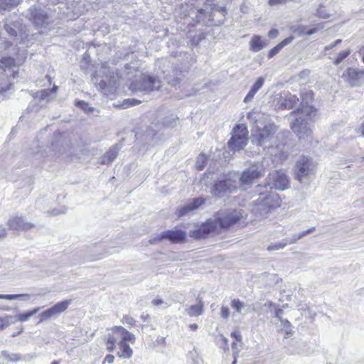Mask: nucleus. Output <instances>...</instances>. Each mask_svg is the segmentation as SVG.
<instances>
[{
    "label": "nucleus",
    "instance_id": "1",
    "mask_svg": "<svg viewBox=\"0 0 364 364\" xmlns=\"http://www.w3.org/2000/svg\"><path fill=\"white\" fill-rule=\"evenodd\" d=\"M255 112H249L247 118L252 121L255 124L253 129L252 141L253 144L259 145L264 149H269V152L272 156H279V158H287V151L284 150V144L277 143V140L284 137V134H278L274 136V134L277 130V127L274 124H268L261 127L262 123L259 118L255 116Z\"/></svg>",
    "mask_w": 364,
    "mask_h": 364
},
{
    "label": "nucleus",
    "instance_id": "2",
    "mask_svg": "<svg viewBox=\"0 0 364 364\" xmlns=\"http://www.w3.org/2000/svg\"><path fill=\"white\" fill-rule=\"evenodd\" d=\"M313 100L311 91L301 95V107L291 112L290 116L294 117L290 123L291 129L296 134L300 141L311 142L312 131L309 127V121L316 115V109L310 103Z\"/></svg>",
    "mask_w": 364,
    "mask_h": 364
},
{
    "label": "nucleus",
    "instance_id": "3",
    "mask_svg": "<svg viewBox=\"0 0 364 364\" xmlns=\"http://www.w3.org/2000/svg\"><path fill=\"white\" fill-rule=\"evenodd\" d=\"M244 214L245 212L242 209H229L218 213L214 220H208L193 233V236L196 238L205 237L208 233L214 231L218 225L222 228H228L237 223L243 218Z\"/></svg>",
    "mask_w": 364,
    "mask_h": 364
},
{
    "label": "nucleus",
    "instance_id": "4",
    "mask_svg": "<svg viewBox=\"0 0 364 364\" xmlns=\"http://www.w3.org/2000/svg\"><path fill=\"white\" fill-rule=\"evenodd\" d=\"M26 57L24 54L21 58H14L11 57L2 58L0 60V68L4 69V72L0 73V93L4 94L10 90L11 83L9 82V77L12 75L13 78L17 76L18 71L11 70V68L20 65Z\"/></svg>",
    "mask_w": 364,
    "mask_h": 364
},
{
    "label": "nucleus",
    "instance_id": "5",
    "mask_svg": "<svg viewBox=\"0 0 364 364\" xmlns=\"http://www.w3.org/2000/svg\"><path fill=\"white\" fill-rule=\"evenodd\" d=\"M267 161L264 159L254 163L247 162L248 166L242 172L239 181L242 186H250L253 182L265 174V165Z\"/></svg>",
    "mask_w": 364,
    "mask_h": 364
},
{
    "label": "nucleus",
    "instance_id": "6",
    "mask_svg": "<svg viewBox=\"0 0 364 364\" xmlns=\"http://www.w3.org/2000/svg\"><path fill=\"white\" fill-rule=\"evenodd\" d=\"M161 87V81L159 77L142 74L135 79L130 85V90L133 92H149L158 90Z\"/></svg>",
    "mask_w": 364,
    "mask_h": 364
},
{
    "label": "nucleus",
    "instance_id": "7",
    "mask_svg": "<svg viewBox=\"0 0 364 364\" xmlns=\"http://www.w3.org/2000/svg\"><path fill=\"white\" fill-rule=\"evenodd\" d=\"M27 16L38 29H46L50 23V17L48 9L43 5H34L31 6L27 13Z\"/></svg>",
    "mask_w": 364,
    "mask_h": 364
},
{
    "label": "nucleus",
    "instance_id": "8",
    "mask_svg": "<svg viewBox=\"0 0 364 364\" xmlns=\"http://www.w3.org/2000/svg\"><path fill=\"white\" fill-rule=\"evenodd\" d=\"M91 80L100 90L105 92L109 88H112L116 83L115 77L110 74L106 63L102 65L98 73L93 74Z\"/></svg>",
    "mask_w": 364,
    "mask_h": 364
},
{
    "label": "nucleus",
    "instance_id": "9",
    "mask_svg": "<svg viewBox=\"0 0 364 364\" xmlns=\"http://www.w3.org/2000/svg\"><path fill=\"white\" fill-rule=\"evenodd\" d=\"M289 187V181L286 173L282 171H274L269 173L266 178L264 188L284 191Z\"/></svg>",
    "mask_w": 364,
    "mask_h": 364
},
{
    "label": "nucleus",
    "instance_id": "10",
    "mask_svg": "<svg viewBox=\"0 0 364 364\" xmlns=\"http://www.w3.org/2000/svg\"><path fill=\"white\" fill-rule=\"evenodd\" d=\"M232 132V136L228 141V146L234 151H240L247 144V129L243 124H238Z\"/></svg>",
    "mask_w": 364,
    "mask_h": 364
},
{
    "label": "nucleus",
    "instance_id": "11",
    "mask_svg": "<svg viewBox=\"0 0 364 364\" xmlns=\"http://www.w3.org/2000/svg\"><path fill=\"white\" fill-rule=\"evenodd\" d=\"M316 168V164L312 159L306 156L300 157L295 166V177L299 181L314 174Z\"/></svg>",
    "mask_w": 364,
    "mask_h": 364
},
{
    "label": "nucleus",
    "instance_id": "12",
    "mask_svg": "<svg viewBox=\"0 0 364 364\" xmlns=\"http://www.w3.org/2000/svg\"><path fill=\"white\" fill-rule=\"evenodd\" d=\"M157 65L160 69H161L162 73L165 74L164 79L168 84L172 85L178 84L181 80V77L183 76L182 73L186 71V68H182L180 71L173 68L171 70V74L168 70L164 69L165 67L169 68V61L164 58L158 60Z\"/></svg>",
    "mask_w": 364,
    "mask_h": 364
},
{
    "label": "nucleus",
    "instance_id": "13",
    "mask_svg": "<svg viewBox=\"0 0 364 364\" xmlns=\"http://www.w3.org/2000/svg\"><path fill=\"white\" fill-rule=\"evenodd\" d=\"M342 77L350 86H360L364 83V70L349 68L342 75Z\"/></svg>",
    "mask_w": 364,
    "mask_h": 364
},
{
    "label": "nucleus",
    "instance_id": "14",
    "mask_svg": "<svg viewBox=\"0 0 364 364\" xmlns=\"http://www.w3.org/2000/svg\"><path fill=\"white\" fill-rule=\"evenodd\" d=\"M58 87L54 85L51 89H44L38 92H33L32 96L36 100L40 107H46V105L53 100Z\"/></svg>",
    "mask_w": 364,
    "mask_h": 364
},
{
    "label": "nucleus",
    "instance_id": "15",
    "mask_svg": "<svg viewBox=\"0 0 364 364\" xmlns=\"http://www.w3.org/2000/svg\"><path fill=\"white\" fill-rule=\"evenodd\" d=\"M71 300L62 301L43 311L40 314L41 321L58 316L60 314L64 312L68 309Z\"/></svg>",
    "mask_w": 364,
    "mask_h": 364
},
{
    "label": "nucleus",
    "instance_id": "16",
    "mask_svg": "<svg viewBox=\"0 0 364 364\" xmlns=\"http://www.w3.org/2000/svg\"><path fill=\"white\" fill-rule=\"evenodd\" d=\"M204 203L205 199L202 197L193 198L183 206L179 207L176 210V215L178 217L188 215L200 207Z\"/></svg>",
    "mask_w": 364,
    "mask_h": 364
},
{
    "label": "nucleus",
    "instance_id": "17",
    "mask_svg": "<svg viewBox=\"0 0 364 364\" xmlns=\"http://www.w3.org/2000/svg\"><path fill=\"white\" fill-rule=\"evenodd\" d=\"M235 189L236 186L232 184L230 179L218 180L215 183L211 193L214 196H220L222 193L232 192Z\"/></svg>",
    "mask_w": 364,
    "mask_h": 364
},
{
    "label": "nucleus",
    "instance_id": "18",
    "mask_svg": "<svg viewBox=\"0 0 364 364\" xmlns=\"http://www.w3.org/2000/svg\"><path fill=\"white\" fill-rule=\"evenodd\" d=\"M7 225L11 230L24 231H28L35 226L33 223L26 222L22 217L17 215L11 217L8 220Z\"/></svg>",
    "mask_w": 364,
    "mask_h": 364
},
{
    "label": "nucleus",
    "instance_id": "19",
    "mask_svg": "<svg viewBox=\"0 0 364 364\" xmlns=\"http://www.w3.org/2000/svg\"><path fill=\"white\" fill-rule=\"evenodd\" d=\"M186 236V232L181 230H169L161 232L158 240L167 239L173 242H181Z\"/></svg>",
    "mask_w": 364,
    "mask_h": 364
},
{
    "label": "nucleus",
    "instance_id": "20",
    "mask_svg": "<svg viewBox=\"0 0 364 364\" xmlns=\"http://www.w3.org/2000/svg\"><path fill=\"white\" fill-rule=\"evenodd\" d=\"M230 306L239 314L245 315L255 310L252 304H245L237 299H232Z\"/></svg>",
    "mask_w": 364,
    "mask_h": 364
},
{
    "label": "nucleus",
    "instance_id": "21",
    "mask_svg": "<svg viewBox=\"0 0 364 364\" xmlns=\"http://www.w3.org/2000/svg\"><path fill=\"white\" fill-rule=\"evenodd\" d=\"M299 98L291 93H285L281 100L280 106L284 109H292L298 102Z\"/></svg>",
    "mask_w": 364,
    "mask_h": 364
},
{
    "label": "nucleus",
    "instance_id": "22",
    "mask_svg": "<svg viewBox=\"0 0 364 364\" xmlns=\"http://www.w3.org/2000/svg\"><path fill=\"white\" fill-rule=\"evenodd\" d=\"M267 46V43L261 36L255 35L250 41V49L254 53L259 52Z\"/></svg>",
    "mask_w": 364,
    "mask_h": 364
},
{
    "label": "nucleus",
    "instance_id": "23",
    "mask_svg": "<svg viewBox=\"0 0 364 364\" xmlns=\"http://www.w3.org/2000/svg\"><path fill=\"white\" fill-rule=\"evenodd\" d=\"M39 310H40V308L37 307V308H35L34 309H33L30 311H28L26 313L20 314L15 316H7V317L11 318V320H10L11 324L15 323L17 321L25 322V321H28L32 316L37 314L39 311Z\"/></svg>",
    "mask_w": 364,
    "mask_h": 364
},
{
    "label": "nucleus",
    "instance_id": "24",
    "mask_svg": "<svg viewBox=\"0 0 364 364\" xmlns=\"http://www.w3.org/2000/svg\"><path fill=\"white\" fill-rule=\"evenodd\" d=\"M0 358L4 360L5 363H16L23 360L22 355L19 353H11L6 350H3L1 353Z\"/></svg>",
    "mask_w": 364,
    "mask_h": 364
},
{
    "label": "nucleus",
    "instance_id": "25",
    "mask_svg": "<svg viewBox=\"0 0 364 364\" xmlns=\"http://www.w3.org/2000/svg\"><path fill=\"white\" fill-rule=\"evenodd\" d=\"M118 150V145L111 148L101 158V164H108L112 163L117 158Z\"/></svg>",
    "mask_w": 364,
    "mask_h": 364
},
{
    "label": "nucleus",
    "instance_id": "26",
    "mask_svg": "<svg viewBox=\"0 0 364 364\" xmlns=\"http://www.w3.org/2000/svg\"><path fill=\"white\" fill-rule=\"evenodd\" d=\"M119 348L120 349V351L117 353L119 357L127 359L132 357L133 351L129 344L124 341H120Z\"/></svg>",
    "mask_w": 364,
    "mask_h": 364
},
{
    "label": "nucleus",
    "instance_id": "27",
    "mask_svg": "<svg viewBox=\"0 0 364 364\" xmlns=\"http://www.w3.org/2000/svg\"><path fill=\"white\" fill-rule=\"evenodd\" d=\"M190 316H198L203 314V304L192 305L186 309Z\"/></svg>",
    "mask_w": 364,
    "mask_h": 364
},
{
    "label": "nucleus",
    "instance_id": "28",
    "mask_svg": "<svg viewBox=\"0 0 364 364\" xmlns=\"http://www.w3.org/2000/svg\"><path fill=\"white\" fill-rule=\"evenodd\" d=\"M315 230V228L312 227L311 228L307 229L306 230L302 231L298 234H294L292 235L289 240V245L296 243L299 240H301L304 236L313 232Z\"/></svg>",
    "mask_w": 364,
    "mask_h": 364
},
{
    "label": "nucleus",
    "instance_id": "29",
    "mask_svg": "<svg viewBox=\"0 0 364 364\" xmlns=\"http://www.w3.org/2000/svg\"><path fill=\"white\" fill-rule=\"evenodd\" d=\"M19 3L20 0H0V10H10Z\"/></svg>",
    "mask_w": 364,
    "mask_h": 364
},
{
    "label": "nucleus",
    "instance_id": "30",
    "mask_svg": "<svg viewBox=\"0 0 364 364\" xmlns=\"http://www.w3.org/2000/svg\"><path fill=\"white\" fill-rule=\"evenodd\" d=\"M289 244V238H285L279 242L272 244L267 248L269 251L279 250L284 248L287 245Z\"/></svg>",
    "mask_w": 364,
    "mask_h": 364
},
{
    "label": "nucleus",
    "instance_id": "31",
    "mask_svg": "<svg viewBox=\"0 0 364 364\" xmlns=\"http://www.w3.org/2000/svg\"><path fill=\"white\" fill-rule=\"evenodd\" d=\"M206 161H207L206 156L203 154H200L198 156L196 162V167L197 168V169L203 170L205 167Z\"/></svg>",
    "mask_w": 364,
    "mask_h": 364
},
{
    "label": "nucleus",
    "instance_id": "32",
    "mask_svg": "<svg viewBox=\"0 0 364 364\" xmlns=\"http://www.w3.org/2000/svg\"><path fill=\"white\" fill-rule=\"evenodd\" d=\"M20 297H29L28 294H0V299L7 300H14Z\"/></svg>",
    "mask_w": 364,
    "mask_h": 364
},
{
    "label": "nucleus",
    "instance_id": "33",
    "mask_svg": "<svg viewBox=\"0 0 364 364\" xmlns=\"http://www.w3.org/2000/svg\"><path fill=\"white\" fill-rule=\"evenodd\" d=\"M350 53V51L349 50L342 51L339 53L338 55V57L334 60V64L336 65H339L346 58H347Z\"/></svg>",
    "mask_w": 364,
    "mask_h": 364
},
{
    "label": "nucleus",
    "instance_id": "34",
    "mask_svg": "<svg viewBox=\"0 0 364 364\" xmlns=\"http://www.w3.org/2000/svg\"><path fill=\"white\" fill-rule=\"evenodd\" d=\"M318 30H319V28L318 27H314L313 28H311V29L305 31L304 27H300L298 28V35L301 36L303 34H306L307 36H310V35L316 33Z\"/></svg>",
    "mask_w": 364,
    "mask_h": 364
},
{
    "label": "nucleus",
    "instance_id": "35",
    "mask_svg": "<svg viewBox=\"0 0 364 364\" xmlns=\"http://www.w3.org/2000/svg\"><path fill=\"white\" fill-rule=\"evenodd\" d=\"M264 82V79L262 77H259L257 80V81L254 83V85L252 86L250 90L256 93L262 87Z\"/></svg>",
    "mask_w": 364,
    "mask_h": 364
},
{
    "label": "nucleus",
    "instance_id": "36",
    "mask_svg": "<svg viewBox=\"0 0 364 364\" xmlns=\"http://www.w3.org/2000/svg\"><path fill=\"white\" fill-rule=\"evenodd\" d=\"M75 105L85 112H90L92 111V108L90 107L88 103L85 101H77L75 102Z\"/></svg>",
    "mask_w": 364,
    "mask_h": 364
},
{
    "label": "nucleus",
    "instance_id": "37",
    "mask_svg": "<svg viewBox=\"0 0 364 364\" xmlns=\"http://www.w3.org/2000/svg\"><path fill=\"white\" fill-rule=\"evenodd\" d=\"M107 349L109 351H113L115 348V338L111 335L108 334L107 336Z\"/></svg>",
    "mask_w": 364,
    "mask_h": 364
},
{
    "label": "nucleus",
    "instance_id": "38",
    "mask_svg": "<svg viewBox=\"0 0 364 364\" xmlns=\"http://www.w3.org/2000/svg\"><path fill=\"white\" fill-rule=\"evenodd\" d=\"M10 320L11 318L7 317V316L4 317H0V331H3L4 328L11 325Z\"/></svg>",
    "mask_w": 364,
    "mask_h": 364
},
{
    "label": "nucleus",
    "instance_id": "39",
    "mask_svg": "<svg viewBox=\"0 0 364 364\" xmlns=\"http://www.w3.org/2000/svg\"><path fill=\"white\" fill-rule=\"evenodd\" d=\"M141 102L140 100L135 99H127L124 101L122 104V107L124 108H127L129 107L139 105Z\"/></svg>",
    "mask_w": 364,
    "mask_h": 364
},
{
    "label": "nucleus",
    "instance_id": "40",
    "mask_svg": "<svg viewBox=\"0 0 364 364\" xmlns=\"http://www.w3.org/2000/svg\"><path fill=\"white\" fill-rule=\"evenodd\" d=\"M123 334H124V336H123L122 340L121 341H124L125 343H127V341H130L132 343H134L135 336L133 333H132L126 330V331L124 332Z\"/></svg>",
    "mask_w": 364,
    "mask_h": 364
},
{
    "label": "nucleus",
    "instance_id": "41",
    "mask_svg": "<svg viewBox=\"0 0 364 364\" xmlns=\"http://www.w3.org/2000/svg\"><path fill=\"white\" fill-rule=\"evenodd\" d=\"M122 322L124 324L128 325L129 326H134L136 323L135 320L129 316H124L122 320Z\"/></svg>",
    "mask_w": 364,
    "mask_h": 364
},
{
    "label": "nucleus",
    "instance_id": "42",
    "mask_svg": "<svg viewBox=\"0 0 364 364\" xmlns=\"http://www.w3.org/2000/svg\"><path fill=\"white\" fill-rule=\"evenodd\" d=\"M282 49V48L281 47V45L279 44H277L275 47H274L273 48H272L269 53H268V58H273L275 55H277L281 50Z\"/></svg>",
    "mask_w": 364,
    "mask_h": 364
},
{
    "label": "nucleus",
    "instance_id": "43",
    "mask_svg": "<svg viewBox=\"0 0 364 364\" xmlns=\"http://www.w3.org/2000/svg\"><path fill=\"white\" fill-rule=\"evenodd\" d=\"M164 125L168 127H174L176 125L177 121L175 118H167L164 121Z\"/></svg>",
    "mask_w": 364,
    "mask_h": 364
},
{
    "label": "nucleus",
    "instance_id": "44",
    "mask_svg": "<svg viewBox=\"0 0 364 364\" xmlns=\"http://www.w3.org/2000/svg\"><path fill=\"white\" fill-rule=\"evenodd\" d=\"M220 315L224 318H228L230 316V310L228 306H222L220 309Z\"/></svg>",
    "mask_w": 364,
    "mask_h": 364
},
{
    "label": "nucleus",
    "instance_id": "45",
    "mask_svg": "<svg viewBox=\"0 0 364 364\" xmlns=\"http://www.w3.org/2000/svg\"><path fill=\"white\" fill-rule=\"evenodd\" d=\"M255 94L256 93L254 92L253 91L250 90L249 92L247 93V95H246V97L244 99V102L249 103V102H252V100H253L254 96H255Z\"/></svg>",
    "mask_w": 364,
    "mask_h": 364
},
{
    "label": "nucleus",
    "instance_id": "46",
    "mask_svg": "<svg viewBox=\"0 0 364 364\" xmlns=\"http://www.w3.org/2000/svg\"><path fill=\"white\" fill-rule=\"evenodd\" d=\"M5 29L9 35L13 36H17L16 30L14 29V28H12L11 26L6 25Z\"/></svg>",
    "mask_w": 364,
    "mask_h": 364
},
{
    "label": "nucleus",
    "instance_id": "47",
    "mask_svg": "<svg viewBox=\"0 0 364 364\" xmlns=\"http://www.w3.org/2000/svg\"><path fill=\"white\" fill-rule=\"evenodd\" d=\"M231 337L234 338L235 339V341H242V336L238 331H235L232 332Z\"/></svg>",
    "mask_w": 364,
    "mask_h": 364
},
{
    "label": "nucleus",
    "instance_id": "48",
    "mask_svg": "<svg viewBox=\"0 0 364 364\" xmlns=\"http://www.w3.org/2000/svg\"><path fill=\"white\" fill-rule=\"evenodd\" d=\"M316 15L323 18H327L328 17H329V15L325 14L322 11V7H320L319 9H317Z\"/></svg>",
    "mask_w": 364,
    "mask_h": 364
},
{
    "label": "nucleus",
    "instance_id": "49",
    "mask_svg": "<svg viewBox=\"0 0 364 364\" xmlns=\"http://www.w3.org/2000/svg\"><path fill=\"white\" fill-rule=\"evenodd\" d=\"M293 40V37H288L285 39H284L281 43L279 44L281 45V47L283 48L285 46L289 44Z\"/></svg>",
    "mask_w": 364,
    "mask_h": 364
},
{
    "label": "nucleus",
    "instance_id": "50",
    "mask_svg": "<svg viewBox=\"0 0 364 364\" xmlns=\"http://www.w3.org/2000/svg\"><path fill=\"white\" fill-rule=\"evenodd\" d=\"M287 0H269V4L270 6H277L279 4L286 3Z\"/></svg>",
    "mask_w": 364,
    "mask_h": 364
},
{
    "label": "nucleus",
    "instance_id": "51",
    "mask_svg": "<svg viewBox=\"0 0 364 364\" xmlns=\"http://www.w3.org/2000/svg\"><path fill=\"white\" fill-rule=\"evenodd\" d=\"M279 32L277 29H272L268 33V36L270 38H275L277 37Z\"/></svg>",
    "mask_w": 364,
    "mask_h": 364
},
{
    "label": "nucleus",
    "instance_id": "52",
    "mask_svg": "<svg viewBox=\"0 0 364 364\" xmlns=\"http://www.w3.org/2000/svg\"><path fill=\"white\" fill-rule=\"evenodd\" d=\"M114 355H107L104 359L103 364L105 363H107L108 364H112L114 362Z\"/></svg>",
    "mask_w": 364,
    "mask_h": 364
},
{
    "label": "nucleus",
    "instance_id": "53",
    "mask_svg": "<svg viewBox=\"0 0 364 364\" xmlns=\"http://www.w3.org/2000/svg\"><path fill=\"white\" fill-rule=\"evenodd\" d=\"M341 42V39H338L336 41H334L333 43L326 46L325 47V50H329L333 48L338 44H339Z\"/></svg>",
    "mask_w": 364,
    "mask_h": 364
},
{
    "label": "nucleus",
    "instance_id": "54",
    "mask_svg": "<svg viewBox=\"0 0 364 364\" xmlns=\"http://www.w3.org/2000/svg\"><path fill=\"white\" fill-rule=\"evenodd\" d=\"M281 323L283 326L284 330L286 328H289L291 327V323L288 320L281 319Z\"/></svg>",
    "mask_w": 364,
    "mask_h": 364
},
{
    "label": "nucleus",
    "instance_id": "55",
    "mask_svg": "<svg viewBox=\"0 0 364 364\" xmlns=\"http://www.w3.org/2000/svg\"><path fill=\"white\" fill-rule=\"evenodd\" d=\"M6 235V230L0 225V239L5 237Z\"/></svg>",
    "mask_w": 364,
    "mask_h": 364
},
{
    "label": "nucleus",
    "instance_id": "56",
    "mask_svg": "<svg viewBox=\"0 0 364 364\" xmlns=\"http://www.w3.org/2000/svg\"><path fill=\"white\" fill-rule=\"evenodd\" d=\"M356 132L364 137V122L360 127L356 129Z\"/></svg>",
    "mask_w": 364,
    "mask_h": 364
},
{
    "label": "nucleus",
    "instance_id": "57",
    "mask_svg": "<svg viewBox=\"0 0 364 364\" xmlns=\"http://www.w3.org/2000/svg\"><path fill=\"white\" fill-rule=\"evenodd\" d=\"M282 314H283V311L282 309H277L275 312V316L281 321V319H282Z\"/></svg>",
    "mask_w": 364,
    "mask_h": 364
},
{
    "label": "nucleus",
    "instance_id": "58",
    "mask_svg": "<svg viewBox=\"0 0 364 364\" xmlns=\"http://www.w3.org/2000/svg\"><path fill=\"white\" fill-rule=\"evenodd\" d=\"M65 211L64 210H53L52 212L50 213V215H59L60 213H65Z\"/></svg>",
    "mask_w": 364,
    "mask_h": 364
},
{
    "label": "nucleus",
    "instance_id": "59",
    "mask_svg": "<svg viewBox=\"0 0 364 364\" xmlns=\"http://www.w3.org/2000/svg\"><path fill=\"white\" fill-rule=\"evenodd\" d=\"M113 329L115 330V331L122 332V333H124V332L126 331V329L124 327H122V326H114L113 328Z\"/></svg>",
    "mask_w": 364,
    "mask_h": 364
},
{
    "label": "nucleus",
    "instance_id": "60",
    "mask_svg": "<svg viewBox=\"0 0 364 364\" xmlns=\"http://www.w3.org/2000/svg\"><path fill=\"white\" fill-rule=\"evenodd\" d=\"M163 303V301L161 299H154L152 301V304L155 306H159V304H161Z\"/></svg>",
    "mask_w": 364,
    "mask_h": 364
},
{
    "label": "nucleus",
    "instance_id": "61",
    "mask_svg": "<svg viewBox=\"0 0 364 364\" xmlns=\"http://www.w3.org/2000/svg\"><path fill=\"white\" fill-rule=\"evenodd\" d=\"M189 328L193 330V331H196L198 329V326L197 324L196 323H193V324H190L189 325Z\"/></svg>",
    "mask_w": 364,
    "mask_h": 364
},
{
    "label": "nucleus",
    "instance_id": "62",
    "mask_svg": "<svg viewBox=\"0 0 364 364\" xmlns=\"http://www.w3.org/2000/svg\"><path fill=\"white\" fill-rule=\"evenodd\" d=\"M232 348L233 350H237V342L235 341L232 342Z\"/></svg>",
    "mask_w": 364,
    "mask_h": 364
},
{
    "label": "nucleus",
    "instance_id": "63",
    "mask_svg": "<svg viewBox=\"0 0 364 364\" xmlns=\"http://www.w3.org/2000/svg\"><path fill=\"white\" fill-rule=\"evenodd\" d=\"M149 318V314H142L141 315V318L143 319L144 321H146L148 318Z\"/></svg>",
    "mask_w": 364,
    "mask_h": 364
},
{
    "label": "nucleus",
    "instance_id": "64",
    "mask_svg": "<svg viewBox=\"0 0 364 364\" xmlns=\"http://www.w3.org/2000/svg\"><path fill=\"white\" fill-rule=\"evenodd\" d=\"M284 332H285L287 336H289V334L291 333V328L284 329Z\"/></svg>",
    "mask_w": 364,
    "mask_h": 364
}]
</instances>
